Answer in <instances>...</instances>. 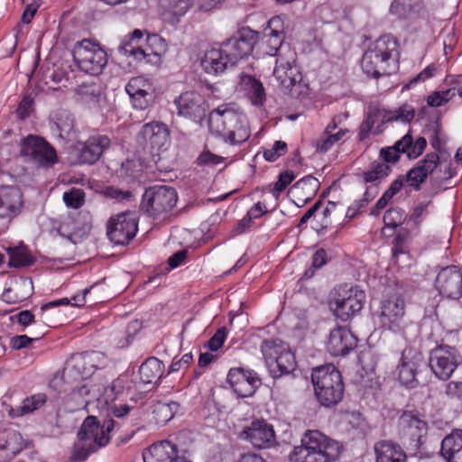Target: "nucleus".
I'll list each match as a JSON object with an SVG mask.
<instances>
[{
	"mask_svg": "<svg viewBox=\"0 0 462 462\" xmlns=\"http://www.w3.org/2000/svg\"><path fill=\"white\" fill-rule=\"evenodd\" d=\"M116 426L113 419L105 420L100 425L96 416H88L78 431V439L81 444L74 447L71 456L73 462L85 461L88 456L106 446L110 440V432Z\"/></svg>",
	"mask_w": 462,
	"mask_h": 462,
	"instance_id": "nucleus-3",
	"label": "nucleus"
},
{
	"mask_svg": "<svg viewBox=\"0 0 462 462\" xmlns=\"http://www.w3.org/2000/svg\"><path fill=\"white\" fill-rule=\"evenodd\" d=\"M32 97H31L30 96L23 97L16 109L17 116L20 119L24 120L30 116L31 112L32 111Z\"/></svg>",
	"mask_w": 462,
	"mask_h": 462,
	"instance_id": "nucleus-57",
	"label": "nucleus"
},
{
	"mask_svg": "<svg viewBox=\"0 0 462 462\" xmlns=\"http://www.w3.org/2000/svg\"><path fill=\"white\" fill-rule=\"evenodd\" d=\"M439 164V156L437 152H429L422 160H420L413 168L406 173L405 179L409 185L415 190H420L421 184Z\"/></svg>",
	"mask_w": 462,
	"mask_h": 462,
	"instance_id": "nucleus-22",
	"label": "nucleus"
},
{
	"mask_svg": "<svg viewBox=\"0 0 462 462\" xmlns=\"http://www.w3.org/2000/svg\"><path fill=\"white\" fill-rule=\"evenodd\" d=\"M437 70L434 64H430L422 71H420L416 77L412 78L408 86L417 84L418 82H423L431 78Z\"/></svg>",
	"mask_w": 462,
	"mask_h": 462,
	"instance_id": "nucleus-63",
	"label": "nucleus"
},
{
	"mask_svg": "<svg viewBox=\"0 0 462 462\" xmlns=\"http://www.w3.org/2000/svg\"><path fill=\"white\" fill-rule=\"evenodd\" d=\"M290 350L289 346L281 339H267L262 343L261 351L267 366L272 365L284 352Z\"/></svg>",
	"mask_w": 462,
	"mask_h": 462,
	"instance_id": "nucleus-37",
	"label": "nucleus"
},
{
	"mask_svg": "<svg viewBox=\"0 0 462 462\" xmlns=\"http://www.w3.org/2000/svg\"><path fill=\"white\" fill-rule=\"evenodd\" d=\"M143 170V167L141 160L133 158L122 162L117 173L126 182H133L142 175Z\"/></svg>",
	"mask_w": 462,
	"mask_h": 462,
	"instance_id": "nucleus-41",
	"label": "nucleus"
},
{
	"mask_svg": "<svg viewBox=\"0 0 462 462\" xmlns=\"http://www.w3.org/2000/svg\"><path fill=\"white\" fill-rule=\"evenodd\" d=\"M139 374L143 383H156L162 375V363L156 357H149L141 365Z\"/></svg>",
	"mask_w": 462,
	"mask_h": 462,
	"instance_id": "nucleus-34",
	"label": "nucleus"
},
{
	"mask_svg": "<svg viewBox=\"0 0 462 462\" xmlns=\"http://www.w3.org/2000/svg\"><path fill=\"white\" fill-rule=\"evenodd\" d=\"M357 337L346 327H337L330 331L327 349L333 356H345L357 346Z\"/></svg>",
	"mask_w": 462,
	"mask_h": 462,
	"instance_id": "nucleus-20",
	"label": "nucleus"
},
{
	"mask_svg": "<svg viewBox=\"0 0 462 462\" xmlns=\"http://www.w3.org/2000/svg\"><path fill=\"white\" fill-rule=\"evenodd\" d=\"M415 116V111L412 108H407L406 106L400 107L394 115L386 112L382 119V123H389L393 121L401 120L403 123H410Z\"/></svg>",
	"mask_w": 462,
	"mask_h": 462,
	"instance_id": "nucleus-46",
	"label": "nucleus"
},
{
	"mask_svg": "<svg viewBox=\"0 0 462 462\" xmlns=\"http://www.w3.org/2000/svg\"><path fill=\"white\" fill-rule=\"evenodd\" d=\"M412 144V136L411 133L406 134L401 140L397 141L392 149L395 150L398 154L407 153Z\"/></svg>",
	"mask_w": 462,
	"mask_h": 462,
	"instance_id": "nucleus-62",
	"label": "nucleus"
},
{
	"mask_svg": "<svg viewBox=\"0 0 462 462\" xmlns=\"http://www.w3.org/2000/svg\"><path fill=\"white\" fill-rule=\"evenodd\" d=\"M143 36V32L135 29L127 38H125L118 47L120 53L133 57L136 60H145L146 62L159 64L162 61V54L166 51V43L157 34L148 35L146 39L147 47L145 49L138 45Z\"/></svg>",
	"mask_w": 462,
	"mask_h": 462,
	"instance_id": "nucleus-8",
	"label": "nucleus"
},
{
	"mask_svg": "<svg viewBox=\"0 0 462 462\" xmlns=\"http://www.w3.org/2000/svg\"><path fill=\"white\" fill-rule=\"evenodd\" d=\"M376 462H406L402 448L391 441H380L374 445Z\"/></svg>",
	"mask_w": 462,
	"mask_h": 462,
	"instance_id": "nucleus-32",
	"label": "nucleus"
},
{
	"mask_svg": "<svg viewBox=\"0 0 462 462\" xmlns=\"http://www.w3.org/2000/svg\"><path fill=\"white\" fill-rule=\"evenodd\" d=\"M365 299V292L357 286L345 283L335 288L331 304L336 316L346 321L363 309Z\"/></svg>",
	"mask_w": 462,
	"mask_h": 462,
	"instance_id": "nucleus-10",
	"label": "nucleus"
},
{
	"mask_svg": "<svg viewBox=\"0 0 462 462\" xmlns=\"http://www.w3.org/2000/svg\"><path fill=\"white\" fill-rule=\"evenodd\" d=\"M237 90L244 93L255 106H263L266 100L265 89L263 83L250 74L243 72L239 75Z\"/></svg>",
	"mask_w": 462,
	"mask_h": 462,
	"instance_id": "nucleus-25",
	"label": "nucleus"
},
{
	"mask_svg": "<svg viewBox=\"0 0 462 462\" xmlns=\"http://www.w3.org/2000/svg\"><path fill=\"white\" fill-rule=\"evenodd\" d=\"M178 200L174 188L165 185H155L147 189L143 196L142 207L151 216H158L170 212Z\"/></svg>",
	"mask_w": 462,
	"mask_h": 462,
	"instance_id": "nucleus-12",
	"label": "nucleus"
},
{
	"mask_svg": "<svg viewBox=\"0 0 462 462\" xmlns=\"http://www.w3.org/2000/svg\"><path fill=\"white\" fill-rule=\"evenodd\" d=\"M423 10L422 0H393L390 6V13L403 20L419 17Z\"/></svg>",
	"mask_w": 462,
	"mask_h": 462,
	"instance_id": "nucleus-31",
	"label": "nucleus"
},
{
	"mask_svg": "<svg viewBox=\"0 0 462 462\" xmlns=\"http://www.w3.org/2000/svg\"><path fill=\"white\" fill-rule=\"evenodd\" d=\"M268 212L266 206L262 202H257L253 208H251L246 216L243 217L238 223V227L241 230H245L251 227L253 220L257 219Z\"/></svg>",
	"mask_w": 462,
	"mask_h": 462,
	"instance_id": "nucleus-45",
	"label": "nucleus"
},
{
	"mask_svg": "<svg viewBox=\"0 0 462 462\" xmlns=\"http://www.w3.org/2000/svg\"><path fill=\"white\" fill-rule=\"evenodd\" d=\"M20 155L43 168L52 167L58 162L54 147L44 138L33 134L22 140Z\"/></svg>",
	"mask_w": 462,
	"mask_h": 462,
	"instance_id": "nucleus-11",
	"label": "nucleus"
},
{
	"mask_svg": "<svg viewBox=\"0 0 462 462\" xmlns=\"http://www.w3.org/2000/svg\"><path fill=\"white\" fill-rule=\"evenodd\" d=\"M404 289L402 284L391 281L383 291L378 310L374 314V321L383 330L397 332L405 315Z\"/></svg>",
	"mask_w": 462,
	"mask_h": 462,
	"instance_id": "nucleus-4",
	"label": "nucleus"
},
{
	"mask_svg": "<svg viewBox=\"0 0 462 462\" xmlns=\"http://www.w3.org/2000/svg\"><path fill=\"white\" fill-rule=\"evenodd\" d=\"M47 397L44 393L34 394L24 399L22 404L15 410H12L14 416H21L31 413L46 402Z\"/></svg>",
	"mask_w": 462,
	"mask_h": 462,
	"instance_id": "nucleus-43",
	"label": "nucleus"
},
{
	"mask_svg": "<svg viewBox=\"0 0 462 462\" xmlns=\"http://www.w3.org/2000/svg\"><path fill=\"white\" fill-rule=\"evenodd\" d=\"M461 363L462 357L458 351L449 346H439L430 353V369L441 380L449 379Z\"/></svg>",
	"mask_w": 462,
	"mask_h": 462,
	"instance_id": "nucleus-14",
	"label": "nucleus"
},
{
	"mask_svg": "<svg viewBox=\"0 0 462 462\" xmlns=\"http://www.w3.org/2000/svg\"><path fill=\"white\" fill-rule=\"evenodd\" d=\"M149 84L142 77L132 78L125 86V91L130 96L133 106L137 109H145L152 98V93L146 88Z\"/></svg>",
	"mask_w": 462,
	"mask_h": 462,
	"instance_id": "nucleus-29",
	"label": "nucleus"
},
{
	"mask_svg": "<svg viewBox=\"0 0 462 462\" xmlns=\"http://www.w3.org/2000/svg\"><path fill=\"white\" fill-rule=\"evenodd\" d=\"M210 133L230 144H240L250 137L246 116L236 109L233 104H223L208 116Z\"/></svg>",
	"mask_w": 462,
	"mask_h": 462,
	"instance_id": "nucleus-1",
	"label": "nucleus"
},
{
	"mask_svg": "<svg viewBox=\"0 0 462 462\" xmlns=\"http://www.w3.org/2000/svg\"><path fill=\"white\" fill-rule=\"evenodd\" d=\"M297 363L294 354L291 351L284 352L278 359L270 365L269 370L273 377L278 378L282 375L290 374L296 368Z\"/></svg>",
	"mask_w": 462,
	"mask_h": 462,
	"instance_id": "nucleus-35",
	"label": "nucleus"
},
{
	"mask_svg": "<svg viewBox=\"0 0 462 462\" xmlns=\"http://www.w3.org/2000/svg\"><path fill=\"white\" fill-rule=\"evenodd\" d=\"M106 198L113 199L117 201L129 200L132 198V192L129 190H123L118 188L109 186L103 190Z\"/></svg>",
	"mask_w": 462,
	"mask_h": 462,
	"instance_id": "nucleus-53",
	"label": "nucleus"
},
{
	"mask_svg": "<svg viewBox=\"0 0 462 462\" xmlns=\"http://www.w3.org/2000/svg\"><path fill=\"white\" fill-rule=\"evenodd\" d=\"M180 458L176 445L169 440L154 443L143 453V462H177Z\"/></svg>",
	"mask_w": 462,
	"mask_h": 462,
	"instance_id": "nucleus-28",
	"label": "nucleus"
},
{
	"mask_svg": "<svg viewBox=\"0 0 462 462\" xmlns=\"http://www.w3.org/2000/svg\"><path fill=\"white\" fill-rule=\"evenodd\" d=\"M90 390L88 385L84 384L80 387L73 389L71 392V398L79 402V406L86 407L89 403L88 396Z\"/></svg>",
	"mask_w": 462,
	"mask_h": 462,
	"instance_id": "nucleus-56",
	"label": "nucleus"
},
{
	"mask_svg": "<svg viewBox=\"0 0 462 462\" xmlns=\"http://www.w3.org/2000/svg\"><path fill=\"white\" fill-rule=\"evenodd\" d=\"M40 6V3L37 1H32L31 3H26L25 9L22 15V22L24 23H30L36 14L38 8Z\"/></svg>",
	"mask_w": 462,
	"mask_h": 462,
	"instance_id": "nucleus-64",
	"label": "nucleus"
},
{
	"mask_svg": "<svg viewBox=\"0 0 462 462\" xmlns=\"http://www.w3.org/2000/svg\"><path fill=\"white\" fill-rule=\"evenodd\" d=\"M55 125L60 131V136H62L63 134H69V132L73 129V118L69 114L64 112L60 114V117H57Z\"/></svg>",
	"mask_w": 462,
	"mask_h": 462,
	"instance_id": "nucleus-54",
	"label": "nucleus"
},
{
	"mask_svg": "<svg viewBox=\"0 0 462 462\" xmlns=\"http://www.w3.org/2000/svg\"><path fill=\"white\" fill-rule=\"evenodd\" d=\"M399 426L404 438H407L415 448H420L426 436L427 422L411 411H404L399 420Z\"/></svg>",
	"mask_w": 462,
	"mask_h": 462,
	"instance_id": "nucleus-21",
	"label": "nucleus"
},
{
	"mask_svg": "<svg viewBox=\"0 0 462 462\" xmlns=\"http://www.w3.org/2000/svg\"><path fill=\"white\" fill-rule=\"evenodd\" d=\"M431 204V201L422 202L413 208L412 212L410 216V221L413 223L415 227H418L423 221L424 217L429 214L428 207Z\"/></svg>",
	"mask_w": 462,
	"mask_h": 462,
	"instance_id": "nucleus-51",
	"label": "nucleus"
},
{
	"mask_svg": "<svg viewBox=\"0 0 462 462\" xmlns=\"http://www.w3.org/2000/svg\"><path fill=\"white\" fill-rule=\"evenodd\" d=\"M402 220L403 214L399 208H390L383 215L384 225L388 227L396 228Z\"/></svg>",
	"mask_w": 462,
	"mask_h": 462,
	"instance_id": "nucleus-52",
	"label": "nucleus"
},
{
	"mask_svg": "<svg viewBox=\"0 0 462 462\" xmlns=\"http://www.w3.org/2000/svg\"><path fill=\"white\" fill-rule=\"evenodd\" d=\"M73 60L79 69L88 74H101L107 63V54L98 43L84 39L77 42L73 51Z\"/></svg>",
	"mask_w": 462,
	"mask_h": 462,
	"instance_id": "nucleus-9",
	"label": "nucleus"
},
{
	"mask_svg": "<svg viewBox=\"0 0 462 462\" xmlns=\"http://www.w3.org/2000/svg\"><path fill=\"white\" fill-rule=\"evenodd\" d=\"M226 336V333L225 328L217 329L214 336L208 341V347L211 351L218 350L223 346Z\"/></svg>",
	"mask_w": 462,
	"mask_h": 462,
	"instance_id": "nucleus-59",
	"label": "nucleus"
},
{
	"mask_svg": "<svg viewBox=\"0 0 462 462\" xmlns=\"http://www.w3.org/2000/svg\"><path fill=\"white\" fill-rule=\"evenodd\" d=\"M445 393L451 400L462 401V382H449L446 385Z\"/></svg>",
	"mask_w": 462,
	"mask_h": 462,
	"instance_id": "nucleus-60",
	"label": "nucleus"
},
{
	"mask_svg": "<svg viewBox=\"0 0 462 462\" xmlns=\"http://www.w3.org/2000/svg\"><path fill=\"white\" fill-rule=\"evenodd\" d=\"M144 149L151 152H159L168 142L169 130L166 125L159 122L145 124L140 132Z\"/></svg>",
	"mask_w": 462,
	"mask_h": 462,
	"instance_id": "nucleus-23",
	"label": "nucleus"
},
{
	"mask_svg": "<svg viewBox=\"0 0 462 462\" xmlns=\"http://www.w3.org/2000/svg\"><path fill=\"white\" fill-rule=\"evenodd\" d=\"M398 54V42L391 35L381 36L363 54L362 69L374 79L389 75Z\"/></svg>",
	"mask_w": 462,
	"mask_h": 462,
	"instance_id": "nucleus-5",
	"label": "nucleus"
},
{
	"mask_svg": "<svg viewBox=\"0 0 462 462\" xmlns=\"http://www.w3.org/2000/svg\"><path fill=\"white\" fill-rule=\"evenodd\" d=\"M440 454L447 462H462V430H454L442 439Z\"/></svg>",
	"mask_w": 462,
	"mask_h": 462,
	"instance_id": "nucleus-30",
	"label": "nucleus"
},
{
	"mask_svg": "<svg viewBox=\"0 0 462 462\" xmlns=\"http://www.w3.org/2000/svg\"><path fill=\"white\" fill-rule=\"evenodd\" d=\"M136 233H106V236L115 245H125L132 241Z\"/></svg>",
	"mask_w": 462,
	"mask_h": 462,
	"instance_id": "nucleus-55",
	"label": "nucleus"
},
{
	"mask_svg": "<svg viewBox=\"0 0 462 462\" xmlns=\"http://www.w3.org/2000/svg\"><path fill=\"white\" fill-rule=\"evenodd\" d=\"M435 287L441 296L459 300L462 297V268L456 265L442 268L436 277Z\"/></svg>",
	"mask_w": 462,
	"mask_h": 462,
	"instance_id": "nucleus-16",
	"label": "nucleus"
},
{
	"mask_svg": "<svg viewBox=\"0 0 462 462\" xmlns=\"http://www.w3.org/2000/svg\"><path fill=\"white\" fill-rule=\"evenodd\" d=\"M239 437L260 449L271 448L275 443L274 430L264 420H253L250 426L244 428Z\"/></svg>",
	"mask_w": 462,
	"mask_h": 462,
	"instance_id": "nucleus-18",
	"label": "nucleus"
},
{
	"mask_svg": "<svg viewBox=\"0 0 462 462\" xmlns=\"http://www.w3.org/2000/svg\"><path fill=\"white\" fill-rule=\"evenodd\" d=\"M227 382L238 397L252 396L262 384V380L252 370L231 368L227 374Z\"/></svg>",
	"mask_w": 462,
	"mask_h": 462,
	"instance_id": "nucleus-17",
	"label": "nucleus"
},
{
	"mask_svg": "<svg viewBox=\"0 0 462 462\" xmlns=\"http://www.w3.org/2000/svg\"><path fill=\"white\" fill-rule=\"evenodd\" d=\"M223 47L207 50L201 59L200 64L204 71L210 75H219L225 72L228 67H233L232 60L225 53Z\"/></svg>",
	"mask_w": 462,
	"mask_h": 462,
	"instance_id": "nucleus-27",
	"label": "nucleus"
},
{
	"mask_svg": "<svg viewBox=\"0 0 462 462\" xmlns=\"http://www.w3.org/2000/svg\"><path fill=\"white\" fill-rule=\"evenodd\" d=\"M111 139L100 133L91 134L79 150L78 160L81 164H94L109 149Z\"/></svg>",
	"mask_w": 462,
	"mask_h": 462,
	"instance_id": "nucleus-19",
	"label": "nucleus"
},
{
	"mask_svg": "<svg viewBox=\"0 0 462 462\" xmlns=\"http://www.w3.org/2000/svg\"><path fill=\"white\" fill-rule=\"evenodd\" d=\"M340 445L319 430H307L301 445L290 455L291 462H334L340 454Z\"/></svg>",
	"mask_w": 462,
	"mask_h": 462,
	"instance_id": "nucleus-2",
	"label": "nucleus"
},
{
	"mask_svg": "<svg viewBox=\"0 0 462 462\" xmlns=\"http://www.w3.org/2000/svg\"><path fill=\"white\" fill-rule=\"evenodd\" d=\"M408 233H396L393 241V256L406 254L409 248Z\"/></svg>",
	"mask_w": 462,
	"mask_h": 462,
	"instance_id": "nucleus-49",
	"label": "nucleus"
},
{
	"mask_svg": "<svg viewBox=\"0 0 462 462\" xmlns=\"http://www.w3.org/2000/svg\"><path fill=\"white\" fill-rule=\"evenodd\" d=\"M65 204L72 208H79L85 202V192L81 189L72 188L63 194Z\"/></svg>",
	"mask_w": 462,
	"mask_h": 462,
	"instance_id": "nucleus-47",
	"label": "nucleus"
},
{
	"mask_svg": "<svg viewBox=\"0 0 462 462\" xmlns=\"http://www.w3.org/2000/svg\"><path fill=\"white\" fill-rule=\"evenodd\" d=\"M311 381L321 405L333 407L342 400L345 386L341 374L335 365L328 364L313 368Z\"/></svg>",
	"mask_w": 462,
	"mask_h": 462,
	"instance_id": "nucleus-6",
	"label": "nucleus"
},
{
	"mask_svg": "<svg viewBox=\"0 0 462 462\" xmlns=\"http://www.w3.org/2000/svg\"><path fill=\"white\" fill-rule=\"evenodd\" d=\"M259 38V32L243 27L238 30L232 37L226 39L221 43L224 52L232 60V65H236L238 60L252 54L254 47Z\"/></svg>",
	"mask_w": 462,
	"mask_h": 462,
	"instance_id": "nucleus-13",
	"label": "nucleus"
},
{
	"mask_svg": "<svg viewBox=\"0 0 462 462\" xmlns=\"http://www.w3.org/2000/svg\"><path fill=\"white\" fill-rule=\"evenodd\" d=\"M25 447L22 435L13 430L0 431V462H10Z\"/></svg>",
	"mask_w": 462,
	"mask_h": 462,
	"instance_id": "nucleus-26",
	"label": "nucleus"
},
{
	"mask_svg": "<svg viewBox=\"0 0 462 462\" xmlns=\"http://www.w3.org/2000/svg\"><path fill=\"white\" fill-rule=\"evenodd\" d=\"M391 171L392 169L389 165L383 162H374L371 164V169L363 173L364 180L365 183L374 182L388 176Z\"/></svg>",
	"mask_w": 462,
	"mask_h": 462,
	"instance_id": "nucleus-44",
	"label": "nucleus"
},
{
	"mask_svg": "<svg viewBox=\"0 0 462 462\" xmlns=\"http://www.w3.org/2000/svg\"><path fill=\"white\" fill-rule=\"evenodd\" d=\"M266 36V54L270 56H275L276 59L280 58V55L287 56V48H290L289 45H283L284 33L282 31L277 29H271L269 33L265 34Z\"/></svg>",
	"mask_w": 462,
	"mask_h": 462,
	"instance_id": "nucleus-36",
	"label": "nucleus"
},
{
	"mask_svg": "<svg viewBox=\"0 0 462 462\" xmlns=\"http://www.w3.org/2000/svg\"><path fill=\"white\" fill-rule=\"evenodd\" d=\"M6 251L9 255V267H25L34 263V258L29 254L27 248L23 245L14 247H7Z\"/></svg>",
	"mask_w": 462,
	"mask_h": 462,
	"instance_id": "nucleus-40",
	"label": "nucleus"
},
{
	"mask_svg": "<svg viewBox=\"0 0 462 462\" xmlns=\"http://www.w3.org/2000/svg\"><path fill=\"white\" fill-rule=\"evenodd\" d=\"M287 56L276 59L273 75L284 94L300 99L309 95V84L304 80L300 67L296 64V52L287 48Z\"/></svg>",
	"mask_w": 462,
	"mask_h": 462,
	"instance_id": "nucleus-7",
	"label": "nucleus"
},
{
	"mask_svg": "<svg viewBox=\"0 0 462 462\" xmlns=\"http://www.w3.org/2000/svg\"><path fill=\"white\" fill-rule=\"evenodd\" d=\"M427 146V141L424 137H419L417 140L411 144V147L408 151V158L409 159H416L420 155L422 154L425 148Z\"/></svg>",
	"mask_w": 462,
	"mask_h": 462,
	"instance_id": "nucleus-61",
	"label": "nucleus"
},
{
	"mask_svg": "<svg viewBox=\"0 0 462 462\" xmlns=\"http://www.w3.org/2000/svg\"><path fill=\"white\" fill-rule=\"evenodd\" d=\"M224 162V158L209 151L203 152L197 159L199 165H217Z\"/></svg>",
	"mask_w": 462,
	"mask_h": 462,
	"instance_id": "nucleus-58",
	"label": "nucleus"
},
{
	"mask_svg": "<svg viewBox=\"0 0 462 462\" xmlns=\"http://www.w3.org/2000/svg\"><path fill=\"white\" fill-rule=\"evenodd\" d=\"M179 409V403L159 402L153 406V416L157 423L163 424L171 420Z\"/></svg>",
	"mask_w": 462,
	"mask_h": 462,
	"instance_id": "nucleus-42",
	"label": "nucleus"
},
{
	"mask_svg": "<svg viewBox=\"0 0 462 462\" xmlns=\"http://www.w3.org/2000/svg\"><path fill=\"white\" fill-rule=\"evenodd\" d=\"M76 93L83 101L97 104L104 96V89L99 81L84 82L78 86Z\"/></svg>",
	"mask_w": 462,
	"mask_h": 462,
	"instance_id": "nucleus-39",
	"label": "nucleus"
},
{
	"mask_svg": "<svg viewBox=\"0 0 462 462\" xmlns=\"http://www.w3.org/2000/svg\"><path fill=\"white\" fill-rule=\"evenodd\" d=\"M23 206V194L18 187L0 186V217L16 216Z\"/></svg>",
	"mask_w": 462,
	"mask_h": 462,
	"instance_id": "nucleus-24",
	"label": "nucleus"
},
{
	"mask_svg": "<svg viewBox=\"0 0 462 462\" xmlns=\"http://www.w3.org/2000/svg\"><path fill=\"white\" fill-rule=\"evenodd\" d=\"M138 212L125 211L108 219L106 231H138Z\"/></svg>",
	"mask_w": 462,
	"mask_h": 462,
	"instance_id": "nucleus-33",
	"label": "nucleus"
},
{
	"mask_svg": "<svg viewBox=\"0 0 462 462\" xmlns=\"http://www.w3.org/2000/svg\"><path fill=\"white\" fill-rule=\"evenodd\" d=\"M294 179L295 175L291 171H282L280 173L278 180L273 184V187L270 191L276 199H278L280 193L282 192L288 187V185L293 181Z\"/></svg>",
	"mask_w": 462,
	"mask_h": 462,
	"instance_id": "nucleus-48",
	"label": "nucleus"
},
{
	"mask_svg": "<svg viewBox=\"0 0 462 462\" xmlns=\"http://www.w3.org/2000/svg\"><path fill=\"white\" fill-rule=\"evenodd\" d=\"M417 363L412 359H407L404 355L402 356L401 364L398 365L399 381L402 384L413 388L418 384L416 379Z\"/></svg>",
	"mask_w": 462,
	"mask_h": 462,
	"instance_id": "nucleus-38",
	"label": "nucleus"
},
{
	"mask_svg": "<svg viewBox=\"0 0 462 462\" xmlns=\"http://www.w3.org/2000/svg\"><path fill=\"white\" fill-rule=\"evenodd\" d=\"M286 152L287 143L283 141H276L271 149H267L263 152V157L268 162H275Z\"/></svg>",
	"mask_w": 462,
	"mask_h": 462,
	"instance_id": "nucleus-50",
	"label": "nucleus"
},
{
	"mask_svg": "<svg viewBox=\"0 0 462 462\" xmlns=\"http://www.w3.org/2000/svg\"><path fill=\"white\" fill-rule=\"evenodd\" d=\"M178 115L200 123L206 116L208 107L205 97L197 91H185L175 100Z\"/></svg>",
	"mask_w": 462,
	"mask_h": 462,
	"instance_id": "nucleus-15",
	"label": "nucleus"
}]
</instances>
